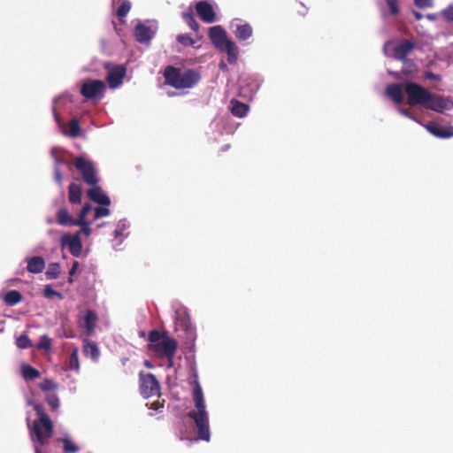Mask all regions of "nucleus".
I'll return each mask as SVG.
<instances>
[{
	"label": "nucleus",
	"instance_id": "nucleus-1",
	"mask_svg": "<svg viewBox=\"0 0 453 453\" xmlns=\"http://www.w3.org/2000/svg\"><path fill=\"white\" fill-rule=\"evenodd\" d=\"M407 95L409 105L419 104L426 109L442 113L453 109V101L430 93L427 89L413 82L391 84L386 88V95L395 104L403 102V95Z\"/></svg>",
	"mask_w": 453,
	"mask_h": 453
},
{
	"label": "nucleus",
	"instance_id": "nucleus-2",
	"mask_svg": "<svg viewBox=\"0 0 453 453\" xmlns=\"http://www.w3.org/2000/svg\"><path fill=\"white\" fill-rule=\"evenodd\" d=\"M195 408L188 411V416L193 420L198 432V439L209 441L211 439L209 413L200 384L196 381L193 387Z\"/></svg>",
	"mask_w": 453,
	"mask_h": 453
},
{
	"label": "nucleus",
	"instance_id": "nucleus-3",
	"mask_svg": "<svg viewBox=\"0 0 453 453\" xmlns=\"http://www.w3.org/2000/svg\"><path fill=\"white\" fill-rule=\"evenodd\" d=\"M75 167L81 173L83 180L88 185H92L91 188L88 190V196L95 203L108 206L111 204V199L101 188L96 186L98 180L96 178V170L93 163L84 157H78L74 162Z\"/></svg>",
	"mask_w": 453,
	"mask_h": 453
},
{
	"label": "nucleus",
	"instance_id": "nucleus-4",
	"mask_svg": "<svg viewBox=\"0 0 453 453\" xmlns=\"http://www.w3.org/2000/svg\"><path fill=\"white\" fill-rule=\"evenodd\" d=\"M27 403L34 407L39 417L30 428V437L34 442L35 452L41 453L40 446L44 445L52 435V423L44 412L42 404L35 403L32 399H27Z\"/></svg>",
	"mask_w": 453,
	"mask_h": 453
},
{
	"label": "nucleus",
	"instance_id": "nucleus-5",
	"mask_svg": "<svg viewBox=\"0 0 453 453\" xmlns=\"http://www.w3.org/2000/svg\"><path fill=\"white\" fill-rule=\"evenodd\" d=\"M165 82L175 88H189L196 85L200 76L195 71L181 72L174 67H168L165 72Z\"/></svg>",
	"mask_w": 453,
	"mask_h": 453
},
{
	"label": "nucleus",
	"instance_id": "nucleus-6",
	"mask_svg": "<svg viewBox=\"0 0 453 453\" xmlns=\"http://www.w3.org/2000/svg\"><path fill=\"white\" fill-rule=\"evenodd\" d=\"M150 349L156 352L158 356H174L177 349L176 342L168 337L165 334H161L153 330L149 334Z\"/></svg>",
	"mask_w": 453,
	"mask_h": 453
},
{
	"label": "nucleus",
	"instance_id": "nucleus-7",
	"mask_svg": "<svg viewBox=\"0 0 453 453\" xmlns=\"http://www.w3.org/2000/svg\"><path fill=\"white\" fill-rule=\"evenodd\" d=\"M105 88V84L102 81H87L82 83L81 93L87 99L99 101L103 98Z\"/></svg>",
	"mask_w": 453,
	"mask_h": 453
},
{
	"label": "nucleus",
	"instance_id": "nucleus-8",
	"mask_svg": "<svg viewBox=\"0 0 453 453\" xmlns=\"http://www.w3.org/2000/svg\"><path fill=\"white\" fill-rule=\"evenodd\" d=\"M413 43L410 41H403L398 44L388 42L384 45V52L387 56L403 60L413 49Z\"/></svg>",
	"mask_w": 453,
	"mask_h": 453
},
{
	"label": "nucleus",
	"instance_id": "nucleus-9",
	"mask_svg": "<svg viewBox=\"0 0 453 453\" xmlns=\"http://www.w3.org/2000/svg\"><path fill=\"white\" fill-rule=\"evenodd\" d=\"M140 388L144 397L158 395L160 393V385L151 373H140Z\"/></svg>",
	"mask_w": 453,
	"mask_h": 453
},
{
	"label": "nucleus",
	"instance_id": "nucleus-10",
	"mask_svg": "<svg viewBox=\"0 0 453 453\" xmlns=\"http://www.w3.org/2000/svg\"><path fill=\"white\" fill-rule=\"evenodd\" d=\"M157 25L153 22H138L134 27V36L140 43H148L155 35Z\"/></svg>",
	"mask_w": 453,
	"mask_h": 453
},
{
	"label": "nucleus",
	"instance_id": "nucleus-11",
	"mask_svg": "<svg viewBox=\"0 0 453 453\" xmlns=\"http://www.w3.org/2000/svg\"><path fill=\"white\" fill-rule=\"evenodd\" d=\"M215 6V3L211 0L200 1L196 5V13L203 21L213 23L217 20Z\"/></svg>",
	"mask_w": 453,
	"mask_h": 453
},
{
	"label": "nucleus",
	"instance_id": "nucleus-12",
	"mask_svg": "<svg viewBox=\"0 0 453 453\" xmlns=\"http://www.w3.org/2000/svg\"><path fill=\"white\" fill-rule=\"evenodd\" d=\"M61 245L63 248H67L73 256L79 257L82 250V242L80 236V232H77L74 234H65L62 235Z\"/></svg>",
	"mask_w": 453,
	"mask_h": 453
},
{
	"label": "nucleus",
	"instance_id": "nucleus-13",
	"mask_svg": "<svg viewBox=\"0 0 453 453\" xmlns=\"http://www.w3.org/2000/svg\"><path fill=\"white\" fill-rule=\"evenodd\" d=\"M92 211V205L89 203L84 204L78 218L75 219L74 226H80V235L83 234L88 237L92 234L91 221L88 220L87 216Z\"/></svg>",
	"mask_w": 453,
	"mask_h": 453
},
{
	"label": "nucleus",
	"instance_id": "nucleus-14",
	"mask_svg": "<svg viewBox=\"0 0 453 453\" xmlns=\"http://www.w3.org/2000/svg\"><path fill=\"white\" fill-rule=\"evenodd\" d=\"M108 70L107 81L111 88H119L126 76V67L123 65L106 66Z\"/></svg>",
	"mask_w": 453,
	"mask_h": 453
},
{
	"label": "nucleus",
	"instance_id": "nucleus-15",
	"mask_svg": "<svg viewBox=\"0 0 453 453\" xmlns=\"http://www.w3.org/2000/svg\"><path fill=\"white\" fill-rule=\"evenodd\" d=\"M62 100V97L56 98L54 100V114H56V106ZM55 119L62 130V133L66 136L76 137L80 134V125L76 119H72L70 123L65 127L60 124L58 116L55 115Z\"/></svg>",
	"mask_w": 453,
	"mask_h": 453
},
{
	"label": "nucleus",
	"instance_id": "nucleus-16",
	"mask_svg": "<svg viewBox=\"0 0 453 453\" xmlns=\"http://www.w3.org/2000/svg\"><path fill=\"white\" fill-rule=\"evenodd\" d=\"M209 37L219 50H223L224 44L229 41L226 37V31L220 26L211 27L209 29Z\"/></svg>",
	"mask_w": 453,
	"mask_h": 453
},
{
	"label": "nucleus",
	"instance_id": "nucleus-17",
	"mask_svg": "<svg viewBox=\"0 0 453 453\" xmlns=\"http://www.w3.org/2000/svg\"><path fill=\"white\" fill-rule=\"evenodd\" d=\"M230 26L236 38L240 41L247 40L252 35V27L247 23H242L239 19L232 20Z\"/></svg>",
	"mask_w": 453,
	"mask_h": 453
},
{
	"label": "nucleus",
	"instance_id": "nucleus-18",
	"mask_svg": "<svg viewBox=\"0 0 453 453\" xmlns=\"http://www.w3.org/2000/svg\"><path fill=\"white\" fill-rule=\"evenodd\" d=\"M426 130L433 135L439 138H450L453 136L452 126H439L435 124L426 125Z\"/></svg>",
	"mask_w": 453,
	"mask_h": 453
},
{
	"label": "nucleus",
	"instance_id": "nucleus-19",
	"mask_svg": "<svg viewBox=\"0 0 453 453\" xmlns=\"http://www.w3.org/2000/svg\"><path fill=\"white\" fill-rule=\"evenodd\" d=\"M45 268V261L42 257H33L28 259L27 269L30 273H39Z\"/></svg>",
	"mask_w": 453,
	"mask_h": 453
},
{
	"label": "nucleus",
	"instance_id": "nucleus-20",
	"mask_svg": "<svg viewBox=\"0 0 453 453\" xmlns=\"http://www.w3.org/2000/svg\"><path fill=\"white\" fill-rule=\"evenodd\" d=\"M97 320H98V318L95 311L89 310L86 312V314L83 318V322H84V326L87 330V334L88 335H91L94 333L96 326Z\"/></svg>",
	"mask_w": 453,
	"mask_h": 453
},
{
	"label": "nucleus",
	"instance_id": "nucleus-21",
	"mask_svg": "<svg viewBox=\"0 0 453 453\" xmlns=\"http://www.w3.org/2000/svg\"><path fill=\"white\" fill-rule=\"evenodd\" d=\"M83 351L85 356L89 357L93 361L96 362L99 359L100 352L94 342L84 340Z\"/></svg>",
	"mask_w": 453,
	"mask_h": 453
},
{
	"label": "nucleus",
	"instance_id": "nucleus-22",
	"mask_svg": "<svg viewBox=\"0 0 453 453\" xmlns=\"http://www.w3.org/2000/svg\"><path fill=\"white\" fill-rule=\"evenodd\" d=\"M222 51H226L227 54V59L230 64H235L238 59V47L232 42L228 41L224 44Z\"/></svg>",
	"mask_w": 453,
	"mask_h": 453
},
{
	"label": "nucleus",
	"instance_id": "nucleus-23",
	"mask_svg": "<svg viewBox=\"0 0 453 453\" xmlns=\"http://www.w3.org/2000/svg\"><path fill=\"white\" fill-rule=\"evenodd\" d=\"M230 104H231V111L236 117H239V118L244 117L249 111V107L247 104H242L237 100H232Z\"/></svg>",
	"mask_w": 453,
	"mask_h": 453
},
{
	"label": "nucleus",
	"instance_id": "nucleus-24",
	"mask_svg": "<svg viewBox=\"0 0 453 453\" xmlns=\"http://www.w3.org/2000/svg\"><path fill=\"white\" fill-rule=\"evenodd\" d=\"M21 374L26 380H31L40 377V372L27 364L21 365Z\"/></svg>",
	"mask_w": 453,
	"mask_h": 453
},
{
	"label": "nucleus",
	"instance_id": "nucleus-25",
	"mask_svg": "<svg viewBox=\"0 0 453 453\" xmlns=\"http://www.w3.org/2000/svg\"><path fill=\"white\" fill-rule=\"evenodd\" d=\"M76 219H73L66 209H61L58 212V223L61 226H74Z\"/></svg>",
	"mask_w": 453,
	"mask_h": 453
},
{
	"label": "nucleus",
	"instance_id": "nucleus-26",
	"mask_svg": "<svg viewBox=\"0 0 453 453\" xmlns=\"http://www.w3.org/2000/svg\"><path fill=\"white\" fill-rule=\"evenodd\" d=\"M81 188L79 185L72 183L69 187V201L72 203H81Z\"/></svg>",
	"mask_w": 453,
	"mask_h": 453
},
{
	"label": "nucleus",
	"instance_id": "nucleus-27",
	"mask_svg": "<svg viewBox=\"0 0 453 453\" xmlns=\"http://www.w3.org/2000/svg\"><path fill=\"white\" fill-rule=\"evenodd\" d=\"M21 294L17 290H11L4 296V301L7 305L12 306L21 301Z\"/></svg>",
	"mask_w": 453,
	"mask_h": 453
},
{
	"label": "nucleus",
	"instance_id": "nucleus-28",
	"mask_svg": "<svg viewBox=\"0 0 453 453\" xmlns=\"http://www.w3.org/2000/svg\"><path fill=\"white\" fill-rule=\"evenodd\" d=\"M61 273V267L58 263H50L48 265L47 271H46V276L50 280H54L58 278Z\"/></svg>",
	"mask_w": 453,
	"mask_h": 453
},
{
	"label": "nucleus",
	"instance_id": "nucleus-29",
	"mask_svg": "<svg viewBox=\"0 0 453 453\" xmlns=\"http://www.w3.org/2000/svg\"><path fill=\"white\" fill-rule=\"evenodd\" d=\"M78 349L75 348L73 349L70 359H69V368L71 370L79 371L80 369V363H79V357H78Z\"/></svg>",
	"mask_w": 453,
	"mask_h": 453
},
{
	"label": "nucleus",
	"instance_id": "nucleus-30",
	"mask_svg": "<svg viewBox=\"0 0 453 453\" xmlns=\"http://www.w3.org/2000/svg\"><path fill=\"white\" fill-rule=\"evenodd\" d=\"M39 388L44 391H57L58 388V384L50 379H45L42 383L39 384Z\"/></svg>",
	"mask_w": 453,
	"mask_h": 453
},
{
	"label": "nucleus",
	"instance_id": "nucleus-31",
	"mask_svg": "<svg viewBox=\"0 0 453 453\" xmlns=\"http://www.w3.org/2000/svg\"><path fill=\"white\" fill-rule=\"evenodd\" d=\"M43 295L48 299H52L57 297L58 299H63V295L52 288L50 285H46L43 289Z\"/></svg>",
	"mask_w": 453,
	"mask_h": 453
},
{
	"label": "nucleus",
	"instance_id": "nucleus-32",
	"mask_svg": "<svg viewBox=\"0 0 453 453\" xmlns=\"http://www.w3.org/2000/svg\"><path fill=\"white\" fill-rule=\"evenodd\" d=\"M57 149H53L51 150V154L55 157V180L61 185L62 184V174L60 170L58 169V165L60 163L59 158L56 156Z\"/></svg>",
	"mask_w": 453,
	"mask_h": 453
},
{
	"label": "nucleus",
	"instance_id": "nucleus-33",
	"mask_svg": "<svg viewBox=\"0 0 453 453\" xmlns=\"http://www.w3.org/2000/svg\"><path fill=\"white\" fill-rule=\"evenodd\" d=\"M37 348L39 349L50 350L51 348V340L48 335L44 334L40 337L39 342L37 344Z\"/></svg>",
	"mask_w": 453,
	"mask_h": 453
},
{
	"label": "nucleus",
	"instance_id": "nucleus-34",
	"mask_svg": "<svg viewBox=\"0 0 453 453\" xmlns=\"http://www.w3.org/2000/svg\"><path fill=\"white\" fill-rule=\"evenodd\" d=\"M64 449L65 452H77L79 450V447L68 437L64 438Z\"/></svg>",
	"mask_w": 453,
	"mask_h": 453
},
{
	"label": "nucleus",
	"instance_id": "nucleus-35",
	"mask_svg": "<svg viewBox=\"0 0 453 453\" xmlns=\"http://www.w3.org/2000/svg\"><path fill=\"white\" fill-rule=\"evenodd\" d=\"M131 9V4L128 1H125L119 7L117 14L119 19L125 18Z\"/></svg>",
	"mask_w": 453,
	"mask_h": 453
},
{
	"label": "nucleus",
	"instance_id": "nucleus-36",
	"mask_svg": "<svg viewBox=\"0 0 453 453\" xmlns=\"http://www.w3.org/2000/svg\"><path fill=\"white\" fill-rule=\"evenodd\" d=\"M16 344L19 349H27L32 345L31 341L25 334L20 335L17 338Z\"/></svg>",
	"mask_w": 453,
	"mask_h": 453
},
{
	"label": "nucleus",
	"instance_id": "nucleus-37",
	"mask_svg": "<svg viewBox=\"0 0 453 453\" xmlns=\"http://www.w3.org/2000/svg\"><path fill=\"white\" fill-rule=\"evenodd\" d=\"M110 210L106 206H100L95 209L94 219H98L104 217H107L110 215Z\"/></svg>",
	"mask_w": 453,
	"mask_h": 453
},
{
	"label": "nucleus",
	"instance_id": "nucleus-38",
	"mask_svg": "<svg viewBox=\"0 0 453 453\" xmlns=\"http://www.w3.org/2000/svg\"><path fill=\"white\" fill-rule=\"evenodd\" d=\"M183 19L193 30L196 31L198 29L199 26L195 20L192 13H183Z\"/></svg>",
	"mask_w": 453,
	"mask_h": 453
},
{
	"label": "nucleus",
	"instance_id": "nucleus-39",
	"mask_svg": "<svg viewBox=\"0 0 453 453\" xmlns=\"http://www.w3.org/2000/svg\"><path fill=\"white\" fill-rule=\"evenodd\" d=\"M46 401L53 410H57L59 406V398L55 394L48 395Z\"/></svg>",
	"mask_w": 453,
	"mask_h": 453
},
{
	"label": "nucleus",
	"instance_id": "nucleus-40",
	"mask_svg": "<svg viewBox=\"0 0 453 453\" xmlns=\"http://www.w3.org/2000/svg\"><path fill=\"white\" fill-rule=\"evenodd\" d=\"M127 227V223L126 220H120L118 225L117 228L114 232L115 239H118L119 236L123 235V231Z\"/></svg>",
	"mask_w": 453,
	"mask_h": 453
},
{
	"label": "nucleus",
	"instance_id": "nucleus-41",
	"mask_svg": "<svg viewBox=\"0 0 453 453\" xmlns=\"http://www.w3.org/2000/svg\"><path fill=\"white\" fill-rule=\"evenodd\" d=\"M414 3L420 9L430 8L433 5V0H414Z\"/></svg>",
	"mask_w": 453,
	"mask_h": 453
},
{
	"label": "nucleus",
	"instance_id": "nucleus-42",
	"mask_svg": "<svg viewBox=\"0 0 453 453\" xmlns=\"http://www.w3.org/2000/svg\"><path fill=\"white\" fill-rule=\"evenodd\" d=\"M177 40L179 42H180L184 45H192L194 43V40L187 35H178Z\"/></svg>",
	"mask_w": 453,
	"mask_h": 453
},
{
	"label": "nucleus",
	"instance_id": "nucleus-43",
	"mask_svg": "<svg viewBox=\"0 0 453 453\" xmlns=\"http://www.w3.org/2000/svg\"><path fill=\"white\" fill-rule=\"evenodd\" d=\"M389 11L393 15H396L399 12L398 4L395 0H387Z\"/></svg>",
	"mask_w": 453,
	"mask_h": 453
},
{
	"label": "nucleus",
	"instance_id": "nucleus-44",
	"mask_svg": "<svg viewBox=\"0 0 453 453\" xmlns=\"http://www.w3.org/2000/svg\"><path fill=\"white\" fill-rule=\"evenodd\" d=\"M442 16L449 21H453V6L450 5L441 12Z\"/></svg>",
	"mask_w": 453,
	"mask_h": 453
},
{
	"label": "nucleus",
	"instance_id": "nucleus-45",
	"mask_svg": "<svg viewBox=\"0 0 453 453\" xmlns=\"http://www.w3.org/2000/svg\"><path fill=\"white\" fill-rule=\"evenodd\" d=\"M397 111H398V112H399L401 115H403V116H404V117H407V118H409V119H412L413 121H415V122H417V123H419V124H420V122H419V121H418V119H417L413 115H411V114L410 113V111H407V110H405V109H403V108H401V107H398V108H397Z\"/></svg>",
	"mask_w": 453,
	"mask_h": 453
},
{
	"label": "nucleus",
	"instance_id": "nucleus-46",
	"mask_svg": "<svg viewBox=\"0 0 453 453\" xmlns=\"http://www.w3.org/2000/svg\"><path fill=\"white\" fill-rule=\"evenodd\" d=\"M78 267H79V263H78L77 261H74V262H73V265H72V268L70 269V272H69V275H70V277H69L68 281H69L70 283H72V282L73 281V274H75V273H76V271H77Z\"/></svg>",
	"mask_w": 453,
	"mask_h": 453
},
{
	"label": "nucleus",
	"instance_id": "nucleus-47",
	"mask_svg": "<svg viewBox=\"0 0 453 453\" xmlns=\"http://www.w3.org/2000/svg\"><path fill=\"white\" fill-rule=\"evenodd\" d=\"M166 358H167V366L168 367H173V357L174 356H165Z\"/></svg>",
	"mask_w": 453,
	"mask_h": 453
},
{
	"label": "nucleus",
	"instance_id": "nucleus-48",
	"mask_svg": "<svg viewBox=\"0 0 453 453\" xmlns=\"http://www.w3.org/2000/svg\"><path fill=\"white\" fill-rule=\"evenodd\" d=\"M182 326L184 327V329L186 331H188L189 330V323H188V320H183Z\"/></svg>",
	"mask_w": 453,
	"mask_h": 453
},
{
	"label": "nucleus",
	"instance_id": "nucleus-49",
	"mask_svg": "<svg viewBox=\"0 0 453 453\" xmlns=\"http://www.w3.org/2000/svg\"><path fill=\"white\" fill-rule=\"evenodd\" d=\"M426 18L429 19V20H435L437 19V15L436 14H427L426 15Z\"/></svg>",
	"mask_w": 453,
	"mask_h": 453
},
{
	"label": "nucleus",
	"instance_id": "nucleus-50",
	"mask_svg": "<svg viewBox=\"0 0 453 453\" xmlns=\"http://www.w3.org/2000/svg\"><path fill=\"white\" fill-rule=\"evenodd\" d=\"M413 15L415 16V18H416L418 20L421 19H422V17H423V16H422V14H421L420 12H413Z\"/></svg>",
	"mask_w": 453,
	"mask_h": 453
},
{
	"label": "nucleus",
	"instance_id": "nucleus-51",
	"mask_svg": "<svg viewBox=\"0 0 453 453\" xmlns=\"http://www.w3.org/2000/svg\"><path fill=\"white\" fill-rule=\"evenodd\" d=\"M219 67H220L222 70H226V63L221 62V63L219 64Z\"/></svg>",
	"mask_w": 453,
	"mask_h": 453
},
{
	"label": "nucleus",
	"instance_id": "nucleus-52",
	"mask_svg": "<svg viewBox=\"0 0 453 453\" xmlns=\"http://www.w3.org/2000/svg\"><path fill=\"white\" fill-rule=\"evenodd\" d=\"M144 365H145L148 368H152V367H153L152 364H151L150 361H145V362H144Z\"/></svg>",
	"mask_w": 453,
	"mask_h": 453
},
{
	"label": "nucleus",
	"instance_id": "nucleus-53",
	"mask_svg": "<svg viewBox=\"0 0 453 453\" xmlns=\"http://www.w3.org/2000/svg\"><path fill=\"white\" fill-rule=\"evenodd\" d=\"M102 226H103V224H99V225L97 226V227H102Z\"/></svg>",
	"mask_w": 453,
	"mask_h": 453
}]
</instances>
